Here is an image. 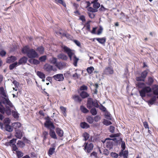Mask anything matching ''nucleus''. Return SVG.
<instances>
[{
	"instance_id": "nucleus-1",
	"label": "nucleus",
	"mask_w": 158,
	"mask_h": 158,
	"mask_svg": "<svg viewBox=\"0 0 158 158\" xmlns=\"http://www.w3.org/2000/svg\"><path fill=\"white\" fill-rule=\"evenodd\" d=\"M22 51L23 53L26 54L29 58H33L37 57L39 56L38 53L35 50L30 48L27 46L24 47Z\"/></svg>"
},
{
	"instance_id": "nucleus-2",
	"label": "nucleus",
	"mask_w": 158,
	"mask_h": 158,
	"mask_svg": "<svg viewBox=\"0 0 158 158\" xmlns=\"http://www.w3.org/2000/svg\"><path fill=\"white\" fill-rule=\"evenodd\" d=\"M62 48L64 50V51L67 54L70 60H72V56H73V64L75 66H77V62L79 59L77 57L76 55H74V54L73 52V51L66 46H63L62 47Z\"/></svg>"
},
{
	"instance_id": "nucleus-3",
	"label": "nucleus",
	"mask_w": 158,
	"mask_h": 158,
	"mask_svg": "<svg viewBox=\"0 0 158 158\" xmlns=\"http://www.w3.org/2000/svg\"><path fill=\"white\" fill-rule=\"evenodd\" d=\"M2 104L5 105V106H9L10 107H14L12 103L9 100L8 96L6 97H0V107L3 106Z\"/></svg>"
},
{
	"instance_id": "nucleus-4",
	"label": "nucleus",
	"mask_w": 158,
	"mask_h": 158,
	"mask_svg": "<svg viewBox=\"0 0 158 158\" xmlns=\"http://www.w3.org/2000/svg\"><path fill=\"white\" fill-rule=\"evenodd\" d=\"M119 140L121 141L122 142L121 147L122 149L119 152V155L120 157L123 156V158H127L128 154V151L126 150L124 151L126 148L125 142L123 141L122 138H120Z\"/></svg>"
},
{
	"instance_id": "nucleus-5",
	"label": "nucleus",
	"mask_w": 158,
	"mask_h": 158,
	"mask_svg": "<svg viewBox=\"0 0 158 158\" xmlns=\"http://www.w3.org/2000/svg\"><path fill=\"white\" fill-rule=\"evenodd\" d=\"M9 106H6L5 107L3 106L0 107V112L2 114L5 113L8 116L10 115L11 114L12 111Z\"/></svg>"
},
{
	"instance_id": "nucleus-6",
	"label": "nucleus",
	"mask_w": 158,
	"mask_h": 158,
	"mask_svg": "<svg viewBox=\"0 0 158 158\" xmlns=\"http://www.w3.org/2000/svg\"><path fill=\"white\" fill-rule=\"evenodd\" d=\"M87 106L90 109L93 106L98 108L99 105L97 101H93L92 98H89L88 99Z\"/></svg>"
},
{
	"instance_id": "nucleus-7",
	"label": "nucleus",
	"mask_w": 158,
	"mask_h": 158,
	"mask_svg": "<svg viewBox=\"0 0 158 158\" xmlns=\"http://www.w3.org/2000/svg\"><path fill=\"white\" fill-rule=\"evenodd\" d=\"M46 121L44 123V126L49 130L50 129L54 130L55 127L53 123L50 121L49 118L48 117L45 118Z\"/></svg>"
},
{
	"instance_id": "nucleus-8",
	"label": "nucleus",
	"mask_w": 158,
	"mask_h": 158,
	"mask_svg": "<svg viewBox=\"0 0 158 158\" xmlns=\"http://www.w3.org/2000/svg\"><path fill=\"white\" fill-rule=\"evenodd\" d=\"M83 146L84 147V150L87 153H90L94 148L93 144L92 143L88 144L87 143L85 142Z\"/></svg>"
},
{
	"instance_id": "nucleus-9",
	"label": "nucleus",
	"mask_w": 158,
	"mask_h": 158,
	"mask_svg": "<svg viewBox=\"0 0 158 158\" xmlns=\"http://www.w3.org/2000/svg\"><path fill=\"white\" fill-rule=\"evenodd\" d=\"M114 70L112 68L108 67H106L103 71V74L109 75L113 73Z\"/></svg>"
},
{
	"instance_id": "nucleus-10",
	"label": "nucleus",
	"mask_w": 158,
	"mask_h": 158,
	"mask_svg": "<svg viewBox=\"0 0 158 158\" xmlns=\"http://www.w3.org/2000/svg\"><path fill=\"white\" fill-rule=\"evenodd\" d=\"M44 68V70L48 72L52 71H56L57 70V69L56 68H54L52 66L48 64H46Z\"/></svg>"
},
{
	"instance_id": "nucleus-11",
	"label": "nucleus",
	"mask_w": 158,
	"mask_h": 158,
	"mask_svg": "<svg viewBox=\"0 0 158 158\" xmlns=\"http://www.w3.org/2000/svg\"><path fill=\"white\" fill-rule=\"evenodd\" d=\"M55 80L58 81H62L64 79V77L62 74H58L54 75L52 77Z\"/></svg>"
},
{
	"instance_id": "nucleus-12",
	"label": "nucleus",
	"mask_w": 158,
	"mask_h": 158,
	"mask_svg": "<svg viewBox=\"0 0 158 158\" xmlns=\"http://www.w3.org/2000/svg\"><path fill=\"white\" fill-rule=\"evenodd\" d=\"M51 146H52V147L50 148H49L48 152V155L50 156L55 152L56 148L55 144H52Z\"/></svg>"
},
{
	"instance_id": "nucleus-13",
	"label": "nucleus",
	"mask_w": 158,
	"mask_h": 158,
	"mask_svg": "<svg viewBox=\"0 0 158 158\" xmlns=\"http://www.w3.org/2000/svg\"><path fill=\"white\" fill-rule=\"evenodd\" d=\"M74 101L80 103L82 101V99L79 96L77 95H74L72 97Z\"/></svg>"
},
{
	"instance_id": "nucleus-14",
	"label": "nucleus",
	"mask_w": 158,
	"mask_h": 158,
	"mask_svg": "<svg viewBox=\"0 0 158 158\" xmlns=\"http://www.w3.org/2000/svg\"><path fill=\"white\" fill-rule=\"evenodd\" d=\"M15 131V136L19 139H21L23 136V132L21 130H16Z\"/></svg>"
},
{
	"instance_id": "nucleus-15",
	"label": "nucleus",
	"mask_w": 158,
	"mask_h": 158,
	"mask_svg": "<svg viewBox=\"0 0 158 158\" xmlns=\"http://www.w3.org/2000/svg\"><path fill=\"white\" fill-rule=\"evenodd\" d=\"M16 59V58L15 56H11L7 57L6 62L7 63H10L12 62H14Z\"/></svg>"
},
{
	"instance_id": "nucleus-16",
	"label": "nucleus",
	"mask_w": 158,
	"mask_h": 158,
	"mask_svg": "<svg viewBox=\"0 0 158 158\" xmlns=\"http://www.w3.org/2000/svg\"><path fill=\"white\" fill-rule=\"evenodd\" d=\"M65 65V64L63 62H58L56 64V66L60 70L62 69Z\"/></svg>"
},
{
	"instance_id": "nucleus-17",
	"label": "nucleus",
	"mask_w": 158,
	"mask_h": 158,
	"mask_svg": "<svg viewBox=\"0 0 158 158\" xmlns=\"http://www.w3.org/2000/svg\"><path fill=\"white\" fill-rule=\"evenodd\" d=\"M27 58L25 56H23L20 58L19 60L18 64L19 65L25 64L27 62Z\"/></svg>"
},
{
	"instance_id": "nucleus-18",
	"label": "nucleus",
	"mask_w": 158,
	"mask_h": 158,
	"mask_svg": "<svg viewBox=\"0 0 158 158\" xmlns=\"http://www.w3.org/2000/svg\"><path fill=\"white\" fill-rule=\"evenodd\" d=\"M49 134L50 136L52 138L55 139H57L54 130L50 129Z\"/></svg>"
},
{
	"instance_id": "nucleus-19",
	"label": "nucleus",
	"mask_w": 158,
	"mask_h": 158,
	"mask_svg": "<svg viewBox=\"0 0 158 158\" xmlns=\"http://www.w3.org/2000/svg\"><path fill=\"white\" fill-rule=\"evenodd\" d=\"M56 132L60 137H62L63 135L64 132L62 130L59 128H57L56 129Z\"/></svg>"
},
{
	"instance_id": "nucleus-20",
	"label": "nucleus",
	"mask_w": 158,
	"mask_h": 158,
	"mask_svg": "<svg viewBox=\"0 0 158 158\" xmlns=\"http://www.w3.org/2000/svg\"><path fill=\"white\" fill-rule=\"evenodd\" d=\"M57 57L58 59H61L64 60H66L68 59L67 56L63 53H60L58 55Z\"/></svg>"
},
{
	"instance_id": "nucleus-21",
	"label": "nucleus",
	"mask_w": 158,
	"mask_h": 158,
	"mask_svg": "<svg viewBox=\"0 0 158 158\" xmlns=\"http://www.w3.org/2000/svg\"><path fill=\"white\" fill-rule=\"evenodd\" d=\"M152 90L155 95H158V85H154L152 86Z\"/></svg>"
},
{
	"instance_id": "nucleus-22",
	"label": "nucleus",
	"mask_w": 158,
	"mask_h": 158,
	"mask_svg": "<svg viewBox=\"0 0 158 158\" xmlns=\"http://www.w3.org/2000/svg\"><path fill=\"white\" fill-rule=\"evenodd\" d=\"M80 95L82 98L84 99L89 97V95L86 92L83 91L80 93Z\"/></svg>"
},
{
	"instance_id": "nucleus-23",
	"label": "nucleus",
	"mask_w": 158,
	"mask_h": 158,
	"mask_svg": "<svg viewBox=\"0 0 158 158\" xmlns=\"http://www.w3.org/2000/svg\"><path fill=\"white\" fill-rule=\"evenodd\" d=\"M14 108H15L14 107ZM15 110H12V111L11 113L12 115L15 119L18 118H19V114L18 113L15 108Z\"/></svg>"
},
{
	"instance_id": "nucleus-24",
	"label": "nucleus",
	"mask_w": 158,
	"mask_h": 158,
	"mask_svg": "<svg viewBox=\"0 0 158 158\" xmlns=\"http://www.w3.org/2000/svg\"><path fill=\"white\" fill-rule=\"evenodd\" d=\"M36 51L40 54H43L44 52V48L42 46H40L37 48Z\"/></svg>"
},
{
	"instance_id": "nucleus-25",
	"label": "nucleus",
	"mask_w": 158,
	"mask_h": 158,
	"mask_svg": "<svg viewBox=\"0 0 158 158\" xmlns=\"http://www.w3.org/2000/svg\"><path fill=\"white\" fill-rule=\"evenodd\" d=\"M12 125L13 126L15 131L19 130L18 128H20L21 126V124L19 123H14L12 124Z\"/></svg>"
},
{
	"instance_id": "nucleus-26",
	"label": "nucleus",
	"mask_w": 158,
	"mask_h": 158,
	"mask_svg": "<svg viewBox=\"0 0 158 158\" xmlns=\"http://www.w3.org/2000/svg\"><path fill=\"white\" fill-rule=\"evenodd\" d=\"M154 81V79L153 77H148V81L146 84L148 85H151L153 84Z\"/></svg>"
},
{
	"instance_id": "nucleus-27",
	"label": "nucleus",
	"mask_w": 158,
	"mask_h": 158,
	"mask_svg": "<svg viewBox=\"0 0 158 158\" xmlns=\"http://www.w3.org/2000/svg\"><path fill=\"white\" fill-rule=\"evenodd\" d=\"M156 100V96H154L148 102L149 105H151L153 104Z\"/></svg>"
},
{
	"instance_id": "nucleus-28",
	"label": "nucleus",
	"mask_w": 158,
	"mask_h": 158,
	"mask_svg": "<svg viewBox=\"0 0 158 158\" xmlns=\"http://www.w3.org/2000/svg\"><path fill=\"white\" fill-rule=\"evenodd\" d=\"M0 91L1 94L3 96V97H6L8 96L6 94V92L4 90L3 87H2L0 88Z\"/></svg>"
},
{
	"instance_id": "nucleus-29",
	"label": "nucleus",
	"mask_w": 158,
	"mask_h": 158,
	"mask_svg": "<svg viewBox=\"0 0 158 158\" xmlns=\"http://www.w3.org/2000/svg\"><path fill=\"white\" fill-rule=\"evenodd\" d=\"M96 40H97L99 43L102 44H104L106 41V39L104 38H97Z\"/></svg>"
},
{
	"instance_id": "nucleus-30",
	"label": "nucleus",
	"mask_w": 158,
	"mask_h": 158,
	"mask_svg": "<svg viewBox=\"0 0 158 158\" xmlns=\"http://www.w3.org/2000/svg\"><path fill=\"white\" fill-rule=\"evenodd\" d=\"M113 142L112 141H109L107 142L106 147L107 148L110 150L113 148Z\"/></svg>"
},
{
	"instance_id": "nucleus-31",
	"label": "nucleus",
	"mask_w": 158,
	"mask_h": 158,
	"mask_svg": "<svg viewBox=\"0 0 158 158\" xmlns=\"http://www.w3.org/2000/svg\"><path fill=\"white\" fill-rule=\"evenodd\" d=\"M92 4H93V7L96 9H97L100 6V4L98 2H94L92 1L91 2Z\"/></svg>"
},
{
	"instance_id": "nucleus-32",
	"label": "nucleus",
	"mask_w": 158,
	"mask_h": 158,
	"mask_svg": "<svg viewBox=\"0 0 158 158\" xmlns=\"http://www.w3.org/2000/svg\"><path fill=\"white\" fill-rule=\"evenodd\" d=\"M36 74L40 78H45V75L41 72L38 71L37 72Z\"/></svg>"
},
{
	"instance_id": "nucleus-33",
	"label": "nucleus",
	"mask_w": 158,
	"mask_h": 158,
	"mask_svg": "<svg viewBox=\"0 0 158 158\" xmlns=\"http://www.w3.org/2000/svg\"><path fill=\"white\" fill-rule=\"evenodd\" d=\"M80 126L83 128H87L89 127V125L85 122L81 123Z\"/></svg>"
},
{
	"instance_id": "nucleus-34",
	"label": "nucleus",
	"mask_w": 158,
	"mask_h": 158,
	"mask_svg": "<svg viewBox=\"0 0 158 158\" xmlns=\"http://www.w3.org/2000/svg\"><path fill=\"white\" fill-rule=\"evenodd\" d=\"M143 89L146 93L151 92L152 89L149 86H145Z\"/></svg>"
},
{
	"instance_id": "nucleus-35",
	"label": "nucleus",
	"mask_w": 158,
	"mask_h": 158,
	"mask_svg": "<svg viewBox=\"0 0 158 158\" xmlns=\"http://www.w3.org/2000/svg\"><path fill=\"white\" fill-rule=\"evenodd\" d=\"M5 128L6 130L8 132H12L13 130V128L8 124L6 125Z\"/></svg>"
},
{
	"instance_id": "nucleus-36",
	"label": "nucleus",
	"mask_w": 158,
	"mask_h": 158,
	"mask_svg": "<svg viewBox=\"0 0 158 158\" xmlns=\"http://www.w3.org/2000/svg\"><path fill=\"white\" fill-rule=\"evenodd\" d=\"M86 119L87 122L90 124H92L93 123L94 121V119L93 117L90 116H88L86 118Z\"/></svg>"
},
{
	"instance_id": "nucleus-37",
	"label": "nucleus",
	"mask_w": 158,
	"mask_h": 158,
	"mask_svg": "<svg viewBox=\"0 0 158 158\" xmlns=\"http://www.w3.org/2000/svg\"><path fill=\"white\" fill-rule=\"evenodd\" d=\"M49 61L51 64H56L57 63H56L57 59L56 58L52 57L49 59Z\"/></svg>"
},
{
	"instance_id": "nucleus-38",
	"label": "nucleus",
	"mask_w": 158,
	"mask_h": 158,
	"mask_svg": "<svg viewBox=\"0 0 158 158\" xmlns=\"http://www.w3.org/2000/svg\"><path fill=\"white\" fill-rule=\"evenodd\" d=\"M80 109L81 111L84 113H86L89 112V110L83 106H80Z\"/></svg>"
},
{
	"instance_id": "nucleus-39",
	"label": "nucleus",
	"mask_w": 158,
	"mask_h": 158,
	"mask_svg": "<svg viewBox=\"0 0 158 158\" xmlns=\"http://www.w3.org/2000/svg\"><path fill=\"white\" fill-rule=\"evenodd\" d=\"M89 11V12L90 13H94L98 11V9H96L95 8H94L91 7H88L87 9Z\"/></svg>"
},
{
	"instance_id": "nucleus-40",
	"label": "nucleus",
	"mask_w": 158,
	"mask_h": 158,
	"mask_svg": "<svg viewBox=\"0 0 158 158\" xmlns=\"http://www.w3.org/2000/svg\"><path fill=\"white\" fill-rule=\"evenodd\" d=\"M57 4H62L64 7L66 6V4L65 2L63 0H55Z\"/></svg>"
},
{
	"instance_id": "nucleus-41",
	"label": "nucleus",
	"mask_w": 158,
	"mask_h": 158,
	"mask_svg": "<svg viewBox=\"0 0 158 158\" xmlns=\"http://www.w3.org/2000/svg\"><path fill=\"white\" fill-rule=\"evenodd\" d=\"M18 64V63L17 62H15L10 64L9 67L10 69L12 70L15 67L17 66Z\"/></svg>"
},
{
	"instance_id": "nucleus-42",
	"label": "nucleus",
	"mask_w": 158,
	"mask_h": 158,
	"mask_svg": "<svg viewBox=\"0 0 158 158\" xmlns=\"http://www.w3.org/2000/svg\"><path fill=\"white\" fill-rule=\"evenodd\" d=\"M16 153L17 157L18 158H20L22 157L23 155V153L19 151H16Z\"/></svg>"
},
{
	"instance_id": "nucleus-43",
	"label": "nucleus",
	"mask_w": 158,
	"mask_h": 158,
	"mask_svg": "<svg viewBox=\"0 0 158 158\" xmlns=\"http://www.w3.org/2000/svg\"><path fill=\"white\" fill-rule=\"evenodd\" d=\"M94 70V68L93 66L88 67L87 69V71L89 74H91Z\"/></svg>"
},
{
	"instance_id": "nucleus-44",
	"label": "nucleus",
	"mask_w": 158,
	"mask_h": 158,
	"mask_svg": "<svg viewBox=\"0 0 158 158\" xmlns=\"http://www.w3.org/2000/svg\"><path fill=\"white\" fill-rule=\"evenodd\" d=\"M137 86L139 88H143L145 86V84L143 82H138L136 84Z\"/></svg>"
},
{
	"instance_id": "nucleus-45",
	"label": "nucleus",
	"mask_w": 158,
	"mask_h": 158,
	"mask_svg": "<svg viewBox=\"0 0 158 158\" xmlns=\"http://www.w3.org/2000/svg\"><path fill=\"white\" fill-rule=\"evenodd\" d=\"M148 74V72L147 70H145L143 72L141 73L142 77L145 79Z\"/></svg>"
},
{
	"instance_id": "nucleus-46",
	"label": "nucleus",
	"mask_w": 158,
	"mask_h": 158,
	"mask_svg": "<svg viewBox=\"0 0 158 158\" xmlns=\"http://www.w3.org/2000/svg\"><path fill=\"white\" fill-rule=\"evenodd\" d=\"M105 118H106L109 120H111V118L110 116V114L107 111H105Z\"/></svg>"
},
{
	"instance_id": "nucleus-47",
	"label": "nucleus",
	"mask_w": 158,
	"mask_h": 158,
	"mask_svg": "<svg viewBox=\"0 0 158 158\" xmlns=\"http://www.w3.org/2000/svg\"><path fill=\"white\" fill-rule=\"evenodd\" d=\"M140 96L142 98L146 96V93L142 89L141 90L139 91Z\"/></svg>"
},
{
	"instance_id": "nucleus-48",
	"label": "nucleus",
	"mask_w": 158,
	"mask_h": 158,
	"mask_svg": "<svg viewBox=\"0 0 158 158\" xmlns=\"http://www.w3.org/2000/svg\"><path fill=\"white\" fill-rule=\"evenodd\" d=\"M83 136L84 138V140L86 141L89 139V135L88 133L85 132L83 134Z\"/></svg>"
},
{
	"instance_id": "nucleus-49",
	"label": "nucleus",
	"mask_w": 158,
	"mask_h": 158,
	"mask_svg": "<svg viewBox=\"0 0 158 158\" xmlns=\"http://www.w3.org/2000/svg\"><path fill=\"white\" fill-rule=\"evenodd\" d=\"M72 77L74 80H77L80 77V75L78 74L77 73H75L73 75Z\"/></svg>"
},
{
	"instance_id": "nucleus-50",
	"label": "nucleus",
	"mask_w": 158,
	"mask_h": 158,
	"mask_svg": "<svg viewBox=\"0 0 158 158\" xmlns=\"http://www.w3.org/2000/svg\"><path fill=\"white\" fill-rule=\"evenodd\" d=\"M90 112L91 114L93 115H96L97 113V112L96 110V109L94 107L91 110H90Z\"/></svg>"
},
{
	"instance_id": "nucleus-51",
	"label": "nucleus",
	"mask_w": 158,
	"mask_h": 158,
	"mask_svg": "<svg viewBox=\"0 0 158 158\" xmlns=\"http://www.w3.org/2000/svg\"><path fill=\"white\" fill-rule=\"evenodd\" d=\"M103 123L106 126H109L112 123L106 119H104L103 122Z\"/></svg>"
},
{
	"instance_id": "nucleus-52",
	"label": "nucleus",
	"mask_w": 158,
	"mask_h": 158,
	"mask_svg": "<svg viewBox=\"0 0 158 158\" xmlns=\"http://www.w3.org/2000/svg\"><path fill=\"white\" fill-rule=\"evenodd\" d=\"M60 109L62 111V113L63 115L65 116L66 115V108L64 107L63 106H61L60 107Z\"/></svg>"
},
{
	"instance_id": "nucleus-53",
	"label": "nucleus",
	"mask_w": 158,
	"mask_h": 158,
	"mask_svg": "<svg viewBox=\"0 0 158 158\" xmlns=\"http://www.w3.org/2000/svg\"><path fill=\"white\" fill-rule=\"evenodd\" d=\"M46 59V56L44 55L40 57L39 58V60L41 62L44 61Z\"/></svg>"
},
{
	"instance_id": "nucleus-54",
	"label": "nucleus",
	"mask_w": 158,
	"mask_h": 158,
	"mask_svg": "<svg viewBox=\"0 0 158 158\" xmlns=\"http://www.w3.org/2000/svg\"><path fill=\"white\" fill-rule=\"evenodd\" d=\"M111 156L115 158H117L118 156V154L115 152H112L110 154Z\"/></svg>"
},
{
	"instance_id": "nucleus-55",
	"label": "nucleus",
	"mask_w": 158,
	"mask_h": 158,
	"mask_svg": "<svg viewBox=\"0 0 158 158\" xmlns=\"http://www.w3.org/2000/svg\"><path fill=\"white\" fill-rule=\"evenodd\" d=\"M136 80L137 81H145V79L143 78L142 77V76H140L137 77L136 78Z\"/></svg>"
},
{
	"instance_id": "nucleus-56",
	"label": "nucleus",
	"mask_w": 158,
	"mask_h": 158,
	"mask_svg": "<svg viewBox=\"0 0 158 158\" xmlns=\"http://www.w3.org/2000/svg\"><path fill=\"white\" fill-rule=\"evenodd\" d=\"M103 30V28L101 26H100L99 29H98V31L97 34L98 35L101 34Z\"/></svg>"
},
{
	"instance_id": "nucleus-57",
	"label": "nucleus",
	"mask_w": 158,
	"mask_h": 158,
	"mask_svg": "<svg viewBox=\"0 0 158 158\" xmlns=\"http://www.w3.org/2000/svg\"><path fill=\"white\" fill-rule=\"evenodd\" d=\"M43 135H44V139L45 140L47 138V137L48 135V133L46 131H44L43 132Z\"/></svg>"
},
{
	"instance_id": "nucleus-58",
	"label": "nucleus",
	"mask_w": 158,
	"mask_h": 158,
	"mask_svg": "<svg viewBox=\"0 0 158 158\" xmlns=\"http://www.w3.org/2000/svg\"><path fill=\"white\" fill-rule=\"evenodd\" d=\"M94 156L95 158H98L97 153L96 152H93L90 154V156Z\"/></svg>"
},
{
	"instance_id": "nucleus-59",
	"label": "nucleus",
	"mask_w": 158,
	"mask_h": 158,
	"mask_svg": "<svg viewBox=\"0 0 158 158\" xmlns=\"http://www.w3.org/2000/svg\"><path fill=\"white\" fill-rule=\"evenodd\" d=\"M87 87L86 86L83 85L81 86L80 88V89L81 90H87Z\"/></svg>"
},
{
	"instance_id": "nucleus-60",
	"label": "nucleus",
	"mask_w": 158,
	"mask_h": 158,
	"mask_svg": "<svg viewBox=\"0 0 158 158\" xmlns=\"http://www.w3.org/2000/svg\"><path fill=\"white\" fill-rule=\"evenodd\" d=\"M17 144L19 145V146H23L25 145L23 142L20 140H19L18 141Z\"/></svg>"
},
{
	"instance_id": "nucleus-61",
	"label": "nucleus",
	"mask_w": 158,
	"mask_h": 158,
	"mask_svg": "<svg viewBox=\"0 0 158 158\" xmlns=\"http://www.w3.org/2000/svg\"><path fill=\"white\" fill-rule=\"evenodd\" d=\"M73 41L76 45L78 47L81 48V44L79 41L77 40H74Z\"/></svg>"
},
{
	"instance_id": "nucleus-62",
	"label": "nucleus",
	"mask_w": 158,
	"mask_h": 158,
	"mask_svg": "<svg viewBox=\"0 0 158 158\" xmlns=\"http://www.w3.org/2000/svg\"><path fill=\"white\" fill-rule=\"evenodd\" d=\"M88 15L89 17L91 19L94 18L95 16V14L93 13L88 12Z\"/></svg>"
},
{
	"instance_id": "nucleus-63",
	"label": "nucleus",
	"mask_w": 158,
	"mask_h": 158,
	"mask_svg": "<svg viewBox=\"0 0 158 158\" xmlns=\"http://www.w3.org/2000/svg\"><path fill=\"white\" fill-rule=\"evenodd\" d=\"M16 140L17 139H16L14 138L10 140L9 141L10 145H12V144H14V143H15L16 142Z\"/></svg>"
},
{
	"instance_id": "nucleus-64",
	"label": "nucleus",
	"mask_w": 158,
	"mask_h": 158,
	"mask_svg": "<svg viewBox=\"0 0 158 158\" xmlns=\"http://www.w3.org/2000/svg\"><path fill=\"white\" fill-rule=\"evenodd\" d=\"M101 118V117L98 115H97L94 117V120L95 122H98Z\"/></svg>"
}]
</instances>
